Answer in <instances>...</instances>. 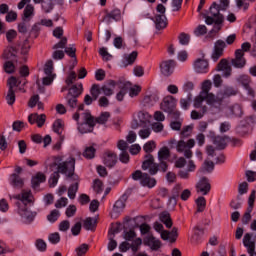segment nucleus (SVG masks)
Wrapping results in <instances>:
<instances>
[{"mask_svg": "<svg viewBox=\"0 0 256 256\" xmlns=\"http://www.w3.org/2000/svg\"><path fill=\"white\" fill-rule=\"evenodd\" d=\"M59 217H61V212H59V210H57V209H54L47 216V219L50 223H55V221H57V219H59Z\"/></svg>", "mask_w": 256, "mask_h": 256, "instance_id": "nucleus-49", "label": "nucleus"}, {"mask_svg": "<svg viewBox=\"0 0 256 256\" xmlns=\"http://www.w3.org/2000/svg\"><path fill=\"white\" fill-rule=\"evenodd\" d=\"M213 83L211 82V80H205L202 83V90L200 92V95H202V97H210V95H213L212 93H209L211 91V87H212Z\"/></svg>", "mask_w": 256, "mask_h": 256, "instance_id": "nucleus-35", "label": "nucleus"}, {"mask_svg": "<svg viewBox=\"0 0 256 256\" xmlns=\"http://www.w3.org/2000/svg\"><path fill=\"white\" fill-rule=\"evenodd\" d=\"M83 227L86 231H95V227H97V218H86Z\"/></svg>", "mask_w": 256, "mask_h": 256, "instance_id": "nucleus-36", "label": "nucleus"}, {"mask_svg": "<svg viewBox=\"0 0 256 256\" xmlns=\"http://www.w3.org/2000/svg\"><path fill=\"white\" fill-rule=\"evenodd\" d=\"M140 183L141 185H143V187H149V189H152V187H155L157 185V180H155V178H151L149 174L144 173Z\"/></svg>", "mask_w": 256, "mask_h": 256, "instance_id": "nucleus-26", "label": "nucleus"}, {"mask_svg": "<svg viewBox=\"0 0 256 256\" xmlns=\"http://www.w3.org/2000/svg\"><path fill=\"white\" fill-rule=\"evenodd\" d=\"M34 15H35V7H33V5L31 4H28L26 5L23 11L22 21H31Z\"/></svg>", "mask_w": 256, "mask_h": 256, "instance_id": "nucleus-28", "label": "nucleus"}, {"mask_svg": "<svg viewBox=\"0 0 256 256\" xmlns=\"http://www.w3.org/2000/svg\"><path fill=\"white\" fill-rule=\"evenodd\" d=\"M76 181L74 184L70 185L68 188V197L69 199H75L77 195V191H79V180Z\"/></svg>", "mask_w": 256, "mask_h": 256, "instance_id": "nucleus-39", "label": "nucleus"}, {"mask_svg": "<svg viewBox=\"0 0 256 256\" xmlns=\"http://www.w3.org/2000/svg\"><path fill=\"white\" fill-rule=\"evenodd\" d=\"M180 45H189L191 41V36L185 32L181 33L178 37Z\"/></svg>", "mask_w": 256, "mask_h": 256, "instance_id": "nucleus-55", "label": "nucleus"}, {"mask_svg": "<svg viewBox=\"0 0 256 256\" xmlns=\"http://www.w3.org/2000/svg\"><path fill=\"white\" fill-rule=\"evenodd\" d=\"M224 100L225 98L223 97V94H219L218 92L216 96L213 94L209 96L208 105L216 109V111H221Z\"/></svg>", "mask_w": 256, "mask_h": 256, "instance_id": "nucleus-13", "label": "nucleus"}, {"mask_svg": "<svg viewBox=\"0 0 256 256\" xmlns=\"http://www.w3.org/2000/svg\"><path fill=\"white\" fill-rule=\"evenodd\" d=\"M44 73L45 75H50V76H54L55 74H53V60H48L44 66Z\"/></svg>", "mask_w": 256, "mask_h": 256, "instance_id": "nucleus-54", "label": "nucleus"}, {"mask_svg": "<svg viewBox=\"0 0 256 256\" xmlns=\"http://www.w3.org/2000/svg\"><path fill=\"white\" fill-rule=\"evenodd\" d=\"M6 101L8 105H13L15 103V90L8 89Z\"/></svg>", "mask_w": 256, "mask_h": 256, "instance_id": "nucleus-61", "label": "nucleus"}, {"mask_svg": "<svg viewBox=\"0 0 256 256\" xmlns=\"http://www.w3.org/2000/svg\"><path fill=\"white\" fill-rule=\"evenodd\" d=\"M14 199H18V201H22V203L25 205H29V203H33V194L31 191H25L23 190L21 194H18L14 197Z\"/></svg>", "mask_w": 256, "mask_h": 256, "instance_id": "nucleus-23", "label": "nucleus"}, {"mask_svg": "<svg viewBox=\"0 0 256 256\" xmlns=\"http://www.w3.org/2000/svg\"><path fill=\"white\" fill-rule=\"evenodd\" d=\"M8 89L15 90V87H19L21 82L17 77L11 76L7 81Z\"/></svg>", "mask_w": 256, "mask_h": 256, "instance_id": "nucleus-46", "label": "nucleus"}, {"mask_svg": "<svg viewBox=\"0 0 256 256\" xmlns=\"http://www.w3.org/2000/svg\"><path fill=\"white\" fill-rule=\"evenodd\" d=\"M157 101H159V98H155L154 96H145L143 99L144 105H147L148 107L153 106Z\"/></svg>", "mask_w": 256, "mask_h": 256, "instance_id": "nucleus-59", "label": "nucleus"}, {"mask_svg": "<svg viewBox=\"0 0 256 256\" xmlns=\"http://www.w3.org/2000/svg\"><path fill=\"white\" fill-rule=\"evenodd\" d=\"M197 193H202L203 195H209L211 191V183L207 177H202L196 185Z\"/></svg>", "mask_w": 256, "mask_h": 256, "instance_id": "nucleus-16", "label": "nucleus"}, {"mask_svg": "<svg viewBox=\"0 0 256 256\" xmlns=\"http://www.w3.org/2000/svg\"><path fill=\"white\" fill-rule=\"evenodd\" d=\"M168 145L171 149L176 146V151L178 153H184L186 159H191L193 157V151H191V149L195 147V139H189L187 142L181 139L177 142L175 138H172L168 141Z\"/></svg>", "mask_w": 256, "mask_h": 256, "instance_id": "nucleus-5", "label": "nucleus"}, {"mask_svg": "<svg viewBox=\"0 0 256 256\" xmlns=\"http://www.w3.org/2000/svg\"><path fill=\"white\" fill-rule=\"evenodd\" d=\"M137 55V51H133L130 54H125L124 61L126 62V65H133L137 60Z\"/></svg>", "mask_w": 256, "mask_h": 256, "instance_id": "nucleus-44", "label": "nucleus"}, {"mask_svg": "<svg viewBox=\"0 0 256 256\" xmlns=\"http://www.w3.org/2000/svg\"><path fill=\"white\" fill-rule=\"evenodd\" d=\"M215 169V163L210 160H205L204 163L202 164V167L200 171L202 173H213V170Z\"/></svg>", "mask_w": 256, "mask_h": 256, "instance_id": "nucleus-38", "label": "nucleus"}, {"mask_svg": "<svg viewBox=\"0 0 256 256\" xmlns=\"http://www.w3.org/2000/svg\"><path fill=\"white\" fill-rule=\"evenodd\" d=\"M229 141V137L227 136H216L213 140L214 145L217 149H225L227 147V142Z\"/></svg>", "mask_w": 256, "mask_h": 256, "instance_id": "nucleus-29", "label": "nucleus"}, {"mask_svg": "<svg viewBox=\"0 0 256 256\" xmlns=\"http://www.w3.org/2000/svg\"><path fill=\"white\" fill-rule=\"evenodd\" d=\"M106 15L103 17L105 23L109 25L111 21H121V10L119 8L113 9L111 12L105 10Z\"/></svg>", "mask_w": 256, "mask_h": 256, "instance_id": "nucleus-17", "label": "nucleus"}, {"mask_svg": "<svg viewBox=\"0 0 256 256\" xmlns=\"http://www.w3.org/2000/svg\"><path fill=\"white\" fill-rule=\"evenodd\" d=\"M81 93H83V84L78 83L72 85V87L69 88L68 95H70L71 97L79 98V95H81Z\"/></svg>", "mask_w": 256, "mask_h": 256, "instance_id": "nucleus-34", "label": "nucleus"}, {"mask_svg": "<svg viewBox=\"0 0 256 256\" xmlns=\"http://www.w3.org/2000/svg\"><path fill=\"white\" fill-rule=\"evenodd\" d=\"M130 242H131L130 249H131L133 255H135V253H137V251H139V249H141V245H143V240H141V238H136Z\"/></svg>", "mask_w": 256, "mask_h": 256, "instance_id": "nucleus-40", "label": "nucleus"}, {"mask_svg": "<svg viewBox=\"0 0 256 256\" xmlns=\"http://www.w3.org/2000/svg\"><path fill=\"white\" fill-rule=\"evenodd\" d=\"M42 9L45 13H49L53 10V0H42Z\"/></svg>", "mask_w": 256, "mask_h": 256, "instance_id": "nucleus-57", "label": "nucleus"}, {"mask_svg": "<svg viewBox=\"0 0 256 256\" xmlns=\"http://www.w3.org/2000/svg\"><path fill=\"white\" fill-rule=\"evenodd\" d=\"M76 255L77 256H83L87 254V251H89V245L88 244H81L76 249Z\"/></svg>", "mask_w": 256, "mask_h": 256, "instance_id": "nucleus-52", "label": "nucleus"}, {"mask_svg": "<svg viewBox=\"0 0 256 256\" xmlns=\"http://www.w3.org/2000/svg\"><path fill=\"white\" fill-rule=\"evenodd\" d=\"M111 117V114L109 112H102L98 117H94L91 115V111L85 110L82 114H79V112L74 113L72 118L77 123V130L79 133L85 134V133H93V129H95V126L97 125H105L107 121H109V118Z\"/></svg>", "mask_w": 256, "mask_h": 256, "instance_id": "nucleus-1", "label": "nucleus"}, {"mask_svg": "<svg viewBox=\"0 0 256 256\" xmlns=\"http://www.w3.org/2000/svg\"><path fill=\"white\" fill-rule=\"evenodd\" d=\"M63 129H64L63 120L58 119L53 123V131L54 133H57V135H60V137L62 136Z\"/></svg>", "mask_w": 256, "mask_h": 256, "instance_id": "nucleus-42", "label": "nucleus"}, {"mask_svg": "<svg viewBox=\"0 0 256 256\" xmlns=\"http://www.w3.org/2000/svg\"><path fill=\"white\" fill-rule=\"evenodd\" d=\"M193 231H194L193 239L194 241H196V243H199V241H201V237H203L204 231L199 226L194 227Z\"/></svg>", "mask_w": 256, "mask_h": 256, "instance_id": "nucleus-50", "label": "nucleus"}, {"mask_svg": "<svg viewBox=\"0 0 256 256\" xmlns=\"http://www.w3.org/2000/svg\"><path fill=\"white\" fill-rule=\"evenodd\" d=\"M35 245L38 251H41L42 253L47 251V243H45L43 239H37Z\"/></svg>", "mask_w": 256, "mask_h": 256, "instance_id": "nucleus-60", "label": "nucleus"}, {"mask_svg": "<svg viewBox=\"0 0 256 256\" xmlns=\"http://www.w3.org/2000/svg\"><path fill=\"white\" fill-rule=\"evenodd\" d=\"M144 244L148 245L149 248L152 249V251H158V249H161V241L155 239L153 236H147L144 239Z\"/></svg>", "mask_w": 256, "mask_h": 256, "instance_id": "nucleus-24", "label": "nucleus"}, {"mask_svg": "<svg viewBox=\"0 0 256 256\" xmlns=\"http://www.w3.org/2000/svg\"><path fill=\"white\" fill-rule=\"evenodd\" d=\"M156 29L161 31V29H165L167 27V16L165 15H156L154 19Z\"/></svg>", "mask_w": 256, "mask_h": 256, "instance_id": "nucleus-30", "label": "nucleus"}, {"mask_svg": "<svg viewBox=\"0 0 256 256\" xmlns=\"http://www.w3.org/2000/svg\"><path fill=\"white\" fill-rule=\"evenodd\" d=\"M243 245L247 248V251L250 256H256L255 252V242L251 241V234L246 233L243 237Z\"/></svg>", "mask_w": 256, "mask_h": 256, "instance_id": "nucleus-18", "label": "nucleus"}, {"mask_svg": "<svg viewBox=\"0 0 256 256\" xmlns=\"http://www.w3.org/2000/svg\"><path fill=\"white\" fill-rule=\"evenodd\" d=\"M175 65H177L175 60L163 61L160 64V70H161L162 75H164L165 77H169V75H172L173 71H175Z\"/></svg>", "mask_w": 256, "mask_h": 256, "instance_id": "nucleus-14", "label": "nucleus"}, {"mask_svg": "<svg viewBox=\"0 0 256 256\" xmlns=\"http://www.w3.org/2000/svg\"><path fill=\"white\" fill-rule=\"evenodd\" d=\"M159 219L161 223L165 224L167 229H171V227H173V221L171 220V214H169V212L160 213Z\"/></svg>", "mask_w": 256, "mask_h": 256, "instance_id": "nucleus-33", "label": "nucleus"}, {"mask_svg": "<svg viewBox=\"0 0 256 256\" xmlns=\"http://www.w3.org/2000/svg\"><path fill=\"white\" fill-rule=\"evenodd\" d=\"M48 241L52 243V245H57L61 241V235L59 232L52 233L48 236Z\"/></svg>", "mask_w": 256, "mask_h": 256, "instance_id": "nucleus-56", "label": "nucleus"}, {"mask_svg": "<svg viewBox=\"0 0 256 256\" xmlns=\"http://www.w3.org/2000/svg\"><path fill=\"white\" fill-rule=\"evenodd\" d=\"M95 152L96 150L93 146L86 147L83 152V157H85V159H93L95 157Z\"/></svg>", "mask_w": 256, "mask_h": 256, "instance_id": "nucleus-51", "label": "nucleus"}, {"mask_svg": "<svg viewBox=\"0 0 256 256\" xmlns=\"http://www.w3.org/2000/svg\"><path fill=\"white\" fill-rule=\"evenodd\" d=\"M205 101L208 102V97L207 96H202V94H199L195 99H194V107L195 109H200L199 111L193 110L191 112V119L197 120V119H203L205 116V113H207V106L203 105Z\"/></svg>", "mask_w": 256, "mask_h": 256, "instance_id": "nucleus-6", "label": "nucleus"}, {"mask_svg": "<svg viewBox=\"0 0 256 256\" xmlns=\"http://www.w3.org/2000/svg\"><path fill=\"white\" fill-rule=\"evenodd\" d=\"M193 132V126H185L181 131V139H185V137H191V133Z\"/></svg>", "mask_w": 256, "mask_h": 256, "instance_id": "nucleus-62", "label": "nucleus"}, {"mask_svg": "<svg viewBox=\"0 0 256 256\" xmlns=\"http://www.w3.org/2000/svg\"><path fill=\"white\" fill-rule=\"evenodd\" d=\"M229 113L232 117H243V108L239 104H234L230 106Z\"/></svg>", "mask_w": 256, "mask_h": 256, "instance_id": "nucleus-37", "label": "nucleus"}, {"mask_svg": "<svg viewBox=\"0 0 256 256\" xmlns=\"http://www.w3.org/2000/svg\"><path fill=\"white\" fill-rule=\"evenodd\" d=\"M103 163L104 165H106V167H109L110 169L115 167V165H117V155L115 154V152H105Z\"/></svg>", "mask_w": 256, "mask_h": 256, "instance_id": "nucleus-19", "label": "nucleus"}, {"mask_svg": "<svg viewBox=\"0 0 256 256\" xmlns=\"http://www.w3.org/2000/svg\"><path fill=\"white\" fill-rule=\"evenodd\" d=\"M101 91H102L101 86H99V84H94L91 87L90 93L94 101H97V99H99V95H101Z\"/></svg>", "mask_w": 256, "mask_h": 256, "instance_id": "nucleus-47", "label": "nucleus"}, {"mask_svg": "<svg viewBox=\"0 0 256 256\" xmlns=\"http://www.w3.org/2000/svg\"><path fill=\"white\" fill-rule=\"evenodd\" d=\"M127 199H129V196H127V194H123L120 199L115 202L112 210V217H119V215L123 213Z\"/></svg>", "mask_w": 256, "mask_h": 256, "instance_id": "nucleus-10", "label": "nucleus"}, {"mask_svg": "<svg viewBox=\"0 0 256 256\" xmlns=\"http://www.w3.org/2000/svg\"><path fill=\"white\" fill-rule=\"evenodd\" d=\"M143 149L147 155H151V153L157 149V144L153 140L148 141L146 144H144Z\"/></svg>", "mask_w": 256, "mask_h": 256, "instance_id": "nucleus-43", "label": "nucleus"}, {"mask_svg": "<svg viewBox=\"0 0 256 256\" xmlns=\"http://www.w3.org/2000/svg\"><path fill=\"white\" fill-rule=\"evenodd\" d=\"M217 71H224V77H231L233 69L227 59H222L217 65Z\"/></svg>", "mask_w": 256, "mask_h": 256, "instance_id": "nucleus-22", "label": "nucleus"}, {"mask_svg": "<svg viewBox=\"0 0 256 256\" xmlns=\"http://www.w3.org/2000/svg\"><path fill=\"white\" fill-rule=\"evenodd\" d=\"M122 85L123 81L115 82L114 80H109L101 87V91L106 97H111L115 91V87H122Z\"/></svg>", "mask_w": 256, "mask_h": 256, "instance_id": "nucleus-11", "label": "nucleus"}, {"mask_svg": "<svg viewBox=\"0 0 256 256\" xmlns=\"http://www.w3.org/2000/svg\"><path fill=\"white\" fill-rule=\"evenodd\" d=\"M176 105L177 100H175L173 96H166L164 97L160 107L165 113H169V115L174 114L176 117H179V112L175 111Z\"/></svg>", "mask_w": 256, "mask_h": 256, "instance_id": "nucleus-7", "label": "nucleus"}, {"mask_svg": "<svg viewBox=\"0 0 256 256\" xmlns=\"http://www.w3.org/2000/svg\"><path fill=\"white\" fill-rule=\"evenodd\" d=\"M93 189L97 195L103 193V182L99 179L94 180Z\"/></svg>", "mask_w": 256, "mask_h": 256, "instance_id": "nucleus-58", "label": "nucleus"}, {"mask_svg": "<svg viewBox=\"0 0 256 256\" xmlns=\"http://www.w3.org/2000/svg\"><path fill=\"white\" fill-rule=\"evenodd\" d=\"M222 95L224 99H227V97H234L239 93V91L236 88H233L232 86H225L223 91L218 92Z\"/></svg>", "mask_w": 256, "mask_h": 256, "instance_id": "nucleus-31", "label": "nucleus"}, {"mask_svg": "<svg viewBox=\"0 0 256 256\" xmlns=\"http://www.w3.org/2000/svg\"><path fill=\"white\" fill-rule=\"evenodd\" d=\"M46 177L45 174L38 172L35 176L32 177V189H38L41 183H45Z\"/></svg>", "mask_w": 256, "mask_h": 256, "instance_id": "nucleus-27", "label": "nucleus"}, {"mask_svg": "<svg viewBox=\"0 0 256 256\" xmlns=\"http://www.w3.org/2000/svg\"><path fill=\"white\" fill-rule=\"evenodd\" d=\"M54 165L57 166V173L66 175L69 179L73 181H79V176L75 175V158L69 157L64 160L63 156L54 157Z\"/></svg>", "mask_w": 256, "mask_h": 256, "instance_id": "nucleus-4", "label": "nucleus"}, {"mask_svg": "<svg viewBox=\"0 0 256 256\" xmlns=\"http://www.w3.org/2000/svg\"><path fill=\"white\" fill-rule=\"evenodd\" d=\"M9 183L15 189H21L24 185L23 178H21V176H19L17 173L10 175Z\"/></svg>", "mask_w": 256, "mask_h": 256, "instance_id": "nucleus-25", "label": "nucleus"}, {"mask_svg": "<svg viewBox=\"0 0 256 256\" xmlns=\"http://www.w3.org/2000/svg\"><path fill=\"white\" fill-rule=\"evenodd\" d=\"M18 213L25 225H31V223L35 221V217H37V212L29 210L27 206H24L23 208L19 207Z\"/></svg>", "mask_w": 256, "mask_h": 256, "instance_id": "nucleus-8", "label": "nucleus"}, {"mask_svg": "<svg viewBox=\"0 0 256 256\" xmlns=\"http://www.w3.org/2000/svg\"><path fill=\"white\" fill-rule=\"evenodd\" d=\"M6 21L7 23H13L15 21H17V12L11 10L7 12L6 15Z\"/></svg>", "mask_w": 256, "mask_h": 256, "instance_id": "nucleus-64", "label": "nucleus"}, {"mask_svg": "<svg viewBox=\"0 0 256 256\" xmlns=\"http://www.w3.org/2000/svg\"><path fill=\"white\" fill-rule=\"evenodd\" d=\"M236 80L238 81V83H241V85L244 86V89L248 91V95H251L252 97L255 95V91H253V89H251V86H249V83H251V77H249V75H240L238 78H236Z\"/></svg>", "mask_w": 256, "mask_h": 256, "instance_id": "nucleus-21", "label": "nucleus"}, {"mask_svg": "<svg viewBox=\"0 0 256 256\" xmlns=\"http://www.w3.org/2000/svg\"><path fill=\"white\" fill-rule=\"evenodd\" d=\"M196 205H197V212L203 213V211H205V207H207V200H205V197L200 196L196 200Z\"/></svg>", "mask_w": 256, "mask_h": 256, "instance_id": "nucleus-41", "label": "nucleus"}, {"mask_svg": "<svg viewBox=\"0 0 256 256\" xmlns=\"http://www.w3.org/2000/svg\"><path fill=\"white\" fill-rule=\"evenodd\" d=\"M232 67L236 69H243L247 65V60L245 59V52L241 49L235 51V58L231 60Z\"/></svg>", "mask_w": 256, "mask_h": 256, "instance_id": "nucleus-9", "label": "nucleus"}, {"mask_svg": "<svg viewBox=\"0 0 256 256\" xmlns=\"http://www.w3.org/2000/svg\"><path fill=\"white\" fill-rule=\"evenodd\" d=\"M194 69L196 73H209V62L205 59L198 58L194 62Z\"/></svg>", "mask_w": 256, "mask_h": 256, "instance_id": "nucleus-20", "label": "nucleus"}, {"mask_svg": "<svg viewBox=\"0 0 256 256\" xmlns=\"http://www.w3.org/2000/svg\"><path fill=\"white\" fill-rule=\"evenodd\" d=\"M221 11V6L217 2H214L209 8V13L203 15L206 25H214L213 29L209 32L210 36L217 35L221 31V27H223L225 18L221 14Z\"/></svg>", "mask_w": 256, "mask_h": 256, "instance_id": "nucleus-3", "label": "nucleus"}, {"mask_svg": "<svg viewBox=\"0 0 256 256\" xmlns=\"http://www.w3.org/2000/svg\"><path fill=\"white\" fill-rule=\"evenodd\" d=\"M138 119L140 123H143L144 125L149 123L151 121V115L145 111L138 112Z\"/></svg>", "mask_w": 256, "mask_h": 256, "instance_id": "nucleus-48", "label": "nucleus"}, {"mask_svg": "<svg viewBox=\"0 0 256 256\" xmlns=\"http://www.w3.org/2000/svg\"><path fill=\"white\" fill-rule=\"evenodd\" d=\"M3 69L5 73L11 75L12 73H15V64H13L11 61H6L3 65Z\"/></svg>", "mask_w": 256, "mask_h": 256, "instance_id": "nucleus-53", "label": "nucleus"}, {"mask_svg": "<svg viewBox=\"0 0 256 256\" xmlns=\"http://www.w3.org/2000/svg\"><path fill=\"white\" fill-rule=\"evenodd\" d=\"M227 47V44L223 40H217L214 45V51L212 53V60L214 62L219 61V58L223 57V51Z\"/></svg>", "mask_w": 256, "mask_h": 256, "instance_id": "nucleus-12", "label": "nucleus"}, {"mask_svg": "<svg viewBox=\"0 0 256 256\" xmlns=\"http://www.w3.org/2000/svg\"><path fill=\"white\" fill-rule=\"evenodd\" d=\"M45 121H47V115L45 114L32 113L28 116V122L30 125H35L36 123L39 128L45 125Z\"/></svg>", "mask_w": 256, "mask_h": 256, "instance_id": "nucleus-15", "label": "nucleus"}, {"mask_svg": "<svg viewBox=\"0 0 256 256\" xmlns=\"http://www.w3.org/2000/svg\"><path fill=\"white\" fill-rule=\"evenodd\" d=\"M191 103V94H188L187 98H181L180 99V105L182 109H189V105Z\"/></svg>", "mask_w": 256, "mask_h": 256, "instance_id": "nucleus-63", "label": "nucleus"}, {"mask_svg": "<svg viewBox=\"0 0 256 256\" xmlns=\"http://www.w3.org/2000/svg\"><path fill=\"white\" fill-rule=\"evenodd\" d=\"M77 99V97L71 96L69 94H67V96L65 97L66 106L69 108L70 111L77 109L79 103Z\"/></svg>", "mask_w": 256, "mask_h": 256, "instance_id": "nucleus-32", "label": "nucleus"}, {"mask_svg": "<svg viewBox=\"0 0 256 256\" xmlns=\"http://www.w3.org/2000/svg\"><path fill=\"white\" fill-rule=\"evenodd\" d=\"M169 159H171V150L167 146H163L158 151L159 163H155V157L151 154H146L145 160L142 163V169L143 171L148 170L150 175H157L159 170L165 173L169 168Z\"/></svg>", "mask_w": 256, "mask_h": 256, "instance_id": "nucleus-2", "label": "nucleus"}, {"mask_svg": "<svg viewBox=\"0 0 256 256\" xmlns=\"http://www.w3.org/2000/svg\"><path fill=\"white\" fill-rule=\"evenodd\" d=\"M29 27H31V25L29 24V21L22 20V22L18 24V32L21 33L22 35H26L27 31H29Z\"/></svg>", "mask_w": 256, "mask_h": 256, "instance_id": "nucleus-45", "label": "nucleus"}]
</instances>
